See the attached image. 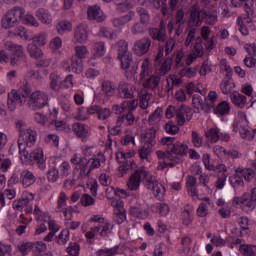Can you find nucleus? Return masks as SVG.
Masks as SVG:
<instances>
[{
    "instance_id": "59",
    "label": "nucleus",
    "mask_w": 256,
    "mask_h": 256,
    "mask_svg": "<svg viewBox=\"0 0 256 256\" xmlns=\"http://www.w3.org/2000/svg\"><path fill=\"white\" fill-rule=\"evenodd\" d=\"M69 235V229L62 230L59 236L56 237V242L58 243V245H65V243L69 241Z\"/></svg>"
},
{
    "instance_id": "2",
    "label": "nucleus",
    "mask_w": 256,
    "mask_h": 256,
    "mask_svg": "<svg viewBox=\"0 0 256 256\" xmlns=\"http://www.w3.org/2000/svg\"><path fill=\"white\" fill-rule=\"evenodd\" d=\"M22 93L12 90L8 93L7 105L9 111H15L17 105L27 104L28 109L31 111H39L49 105V95L43 91L31 90V84L24 82L21 86Z\"/></svg>"
},
{
    "instance_id": "21",
    "label": "nucleus",
    "mask_w": 256,
    "mask_h": 256,
    "mask_svg": "<svg viewBox=\"0 0 256 256\" xmlns=\"http://www.w3.org/2000/svg\"><path fill=\"white\" fill-rule=\"evenodd\" d=\"M150 37L154 39V41H165L167 37V33L165 30V24L163 21L160 22L159 28H152L149 31Z\"/></svg>"
},
{
    "instance_id": "37",
    "label": "nucleus",
    "mask_w": 256,
    "mask_h": 256,
    "mask_svg": "<svg viewBox=\"0 0 256 256\" xmlns=\"http://www.w3.org/2000/svg\"><path fill=\"white\" fill-rule=\"evenodd\" d=\"M161 81L160 76L152 75L144 82L145 89H151V91H155L157 87H159V83Z\"/></svg>"
},
{
    "instance_id": "33",
    "label": "nucleus",
    "mask_w": 256,
    "mask_h": 256,
    "mask_svg": "<svg viewBox=\"0 0 256 256\" xmlns=\"http://www.w3.org/2000/svg\"><path fill=\"white\" fill-rule=\"evenodd\" d=\"M151 211L159 213L161 217H167L169 215V205L166 203H155L151 206Z\"/></svg>"
},
{
    "instance_id": "40",
    "label": "nucleus",
    "mask_w": 256,
    "mask_h": 256,
    "mask_svg": "<svg viewBox=\"0 0 256 256\" xmlns=\"http://www.w3.org/2000/svg\"><path fill=\"white\" fill-rule=\"evenodd\" d=\"M212 111H214L215 115H227L229 111H231V107L229 106V103L227 101H222L220 104L217 105V107L212 108Z\"/></svg>"
},
{
    "instance_id": "25",
    "label": "nucleus",
    "mask_w": 256,
    "mask_h": 256,
    "mask_svg": "<svg viewBox=\"0 0 256 256\" xmlns=\"http://www.w3.org/2000/svg\"><path fill=\"white\" fill-rule=\"evenodd\" d=\"M142 139H144L145 144L148 147H153L157 141L155 140L157 137V130L153 128L146 129L145 133L141 135Z\"/></svg>"
},
{
    "instance_id": "39",
    "label": "nucleus",
    "mask_w": 256,
    "mask_h": 256,
    "mask_svg": "<svg viewBox=\"0 0 256 256\" xmlns=\"http://www.w3.org/2000/svg\"><path fill=\"white\" fill-rule=\"evenodd\" d=\"M202 42L203 39H201V37L196 38V44L194 45L193 54L190 55L192 59H197V57H203L205 52L203 51V46L201 45Z\"/></svg>"
},
{
    "instance_id": "42",
    "label": "nucleus",
    "mask_w": 256,
    "mask_h": 256,
    "mask_svg": "<svg viewBox=\"0 0 256 256\" xmlns=\"http://www.w3.org/2000/svg\"><path fill=\"white\" fill-rule=\"evenodd\" d=\"M72 27L71 22L63 20L56 25V30L59 35H65L71 31Z\"/></svg>"
},
{
    "instance_id": "50",
    "label": "nucleus",
    "mask_w": 256,
    "mask_h": 256,
    "mask_svg": "<svg viewBox=\"0 0 256 256\" xmlns=\"http://www.w3.org/2000/svg\"><path fill=\"white\" fill-rule=\"evenodd\" d=\"M190 21L192 22V25L199 27V25H201V10L194 8L190 13Z\"/></svg>"
},
{
    "instance_id": "35",
    "label": "nucleus",
    "mask_w": 256,
    "mask_h": 256,
    "mask_svg": "<svg viewBox=\"0 0 256 256\" xmlns=\"http://www.w3.org/2000/svg\"><path fill=\"white\" fill-rule=\"evenodd\" d=\"M181 219L183 225L189 227L193 223V209L189 206H186L184 211L181 213Z\"/></svg>"
},
{
    "instance_id": "4",
    "label": "nucleus",
    "mask_w": 256,
    "mask_h": 256,
    "mask_svg": "<svg viewBox=\"0 0 256 256\" xmlns=\"http://www.w3.org/2000/svg\"><path fill=\"white\" fill-rule=\"evenodd\" d=\"M187 151H189V147L181 142H176L172 148H166V151H157L158 159H163L166 167H175V165H179V163H183V157L187 155Z\"/></svg>"
},
{
    "instance_id": "16",
    "label": "nucleus",
    "mask_w": 256,
    "mask_h": 256,
    "mask_svg": "<svg viewBox=\"0 0 256 256\" xmlns=\"http://www.w3.org/2000/svg\"><path fill=\"white\" fill-rule=\"evenodd\" d=\"M241 175H245V170L238 167L235 170V173L229 177V183L233 189H237V187H244L245 182L243 181V176Z\"/></svg>"
},
{
    "instance_id": "20",
    "label": "nucleus",
    "mask_w": 256,
    "mask_h": 256,
    "mask_svg": "<svg viewBox=\"0 0 256 256\" xmlns=\"http://www.w3.org/2000/svg\"><path fill=\"white\" fill-rule=\"evenodd\" d=\"M89 37V31L87 26L80 24L74 31V41L75 43H85Z\"/></svg>"
},
{
    "instance_id": "12",
    "label": "nucleus",
    "mask_w": 256,
    "mask_h": 256,
    "mask_svg": "<svg viewBox=\"0 0 256 256\" xmlns=\"http://www.w3.org/2000/svg\"><path fill=\"white\" fill-rule=\"evenodd\" d=\"M117 91L121 99H133L135 95V88L133 87V85L125 81L119 83Z\"/></svg>"
},
{
    "instance_id": "43",
    "label": "nucleus",
    "mask_w": 256,
    "mask_h": 256,
    "mask_svg": "<svg viewBox=\"0 0 256 256\" xmlns=\"http://www.w3.org/2000/svg\"><path fill=\"white\" fill-rule=\"evenodd\" d=\"M27 51L30 57H33L34 59H41V57H43V51L35 44H29L27 46Z\"/></svg>"
},
{
    "instance_id": "24",
    "label": "nucleus",
    "mask_w": 256,
    "mask_h": 256,
    "mask_svg": "<svg viewBox=\"0 0 256 256\" xmlns=\"http://www.w3.org/2000/svg\"><path fill=\"white\" fill-rule=\"evenodd\" d=\"M186 187L188 194L192 196V199H199V191L197 190V178L194 176H188L186 180Z\"/></svg>"
},
{
    "instance_id": "63",
    "label": "nucleus",
    "mask_w": 256,
    "mask_h": 256,
    "mask_svg": "<svg viewBox=\"0 0 256 256\" xmlns=\"http://www.w3.org/2000/svg\"><path fill=\"white\" fill-rule=\"evenodd\" d=\"M94 51H95V55L97 57H103V55H105L106 50H105V43L104 42H96L94 44Z\"/></svg>"
},
{
    "instance_id": "54",
    "label": "nucleus",
    "mask_w": 256,
    "mask_h": 256,
    "mask_svg": "<svg viewBox=\"0 0 256 256\" xmlns=\"http://www.w3.org/2000/svg\"><path fill=\"white\" fill-rule=\"evenodd\" d=\"M60 174L59 170H57V165L52 166L47 172L48 181L55 183L59 179Z\"/></svg>"
},
{
    "instance_id": "49",
    "label": "nucleus",
    "mask_w": 256,
    "mask_h": 256,
    "mask_svg": "<svg viewBox=\"0 0 256 256\" xmlns=\"http://www.w3.org/2000/svg\"><path fill=\"white\" fill-rule=\"evenodd\" d=\"M118 47V58L125 55H129V43L125 40H120L117 42Z\"/></svg>"
},
{
    "instance_id": "7",
    "label": "nucleus",
    "mask_w": 256,
    "mask_h": 256,
    "mask_svg": "<svg viewBox=\"0 0 256 256\" xmlns=\"http://www.w3.org/2000/svg\"><path fill=\"white\" fill-rule=\"evenodd\" d=\"M235 205H242L243 211L249 213L256 207V188L251 190V193H244L241 197H234Z\"/></svg>"
},
{
    "instance_id": "53",
    "label": "nucleus",
    "mask_w": 256,
    "mask_h": 256,
    "mask_svg": "<svg viewBox=\"0 0 256 256\" xmlns=\"http://www.w3.org/2000/svg\"><path fill=\"white\" fill-rule=\"evenodd\" d=\"M151 75V67H149V59H145L141 64L140 79L143 80L145 77Z\"/></svg>"
},
{
    "instance_id": "22",
    "label": "nucleus",
    "mask_w": 256,
    "mask_h": 256,
    "mask_svg": "<svg viewBox=\"0 0 256 256\" xmlns=\"http://www.w3.org/2000/svg\"><path fill=\"white\" fill-rule=\"evenodd\" d=\"M35 181H37V178H35L33 172L27 169H24L20 172V182L22 183L23 187H31Z\"/></svg>"
},
{
    "instance_id": "27",
    "label": "nucleus",
    "mask_w": 256,
    "mask_h": 256,
    "mask_svg": "<svg viewBox=\"0 0 256 256\" xmlns=\"http://www.w3.org/2000/svg\"><path fill=\"white\" fill-rule=\"evenodd\" d=\"M37 19L41 21L44 25H51L53 21V17L51 16V13H49V10H45V8H39L35 13Z\"/></svg>"
},
{
    "instance_id": "10",
    "label": "nucleus",
    "mask_w": 256,
    "mask_h": 256,
    "mask_svg": "<svg viewBox=\"0 0 256 256\" xmlns=\"http://www.w3.org/2000/svg\"><path fill=\"white\" fill-rule=\"evenodd\" d=\"M149 49H151V39L149 38L144 37L134 42L133 51L138 57H143V55L149 53Z\"/></svg>"
},
{
    "instance_id": "46",
    "label": "nucleus",
    "mask_w": 256,
    "mask_h": 256,
    "mask_svg": "<svg viewBox=\"0 0 256 256\" xmlns=\"http://www.w3.org/2000/svg\"><path fill=\"white\" fill-rule=\"evenodd\" d=\"M68 69H71L73 73H82L83 72V60L81 58L73 57L71 67H68Z\"/></svg>"
},
{
    "instance_id": "19",
    "label": "nucleus",
    "mask_w": 256,
    "mask_h": 256,
    "mask_svg": "<svg viewBox=\"0 0 256 256\" xmlns=\"http://www.w3.org/2000/svg\"><path fill=\"white\" fill-rule=\"evenodd\" d=\"M156 67V71H158L159 77H164L167 75L169 71H171V67L173 65V59L171 57H167L166 59L162 60L160 64H154Z\"/></svg>"
},
{
    "instance_id": "45",
    "label": "nucleus",
    "mask_w": 256,
    "mask_h": 256,
    "mask_svg": "<svg viewBox=\"0 0 256 256\" xmlns=\"http://www.w3.org/2000/svg\"><path fill=\"white\" fill-rule=\"evenodd\" d=\"M97 256H115L119 255V246H114L112 248L99 249L96 252Z\"/></svg>"
},
{
    "instance_id": "30",
    "label": "nucleus",
    "mask_w": 256,
    "mask_h": 256,
    "mask_svg": "<svg viewBox=\"0 0 256 256\" xmlns=\"http://www.w3.org/2000/svg\"><path fill=\"white\" fill-rule=\"evenodd\" d=\"M49 81V87L52 89V91H59V89L63 87V80H61V76L55 72L50 74Z\"/></svg>"
},
{
    "instance_id": "51",
    "label": "nucleus",
    "mask_w": 256,
    "mask_h": 256,
    "mask_svg": "<svg viewBox=\"0 0 256 256\" xmlns=\"http://www.w3.org/2000/svg\"><path fill=\"white\" fill-rule=\"evenodd\" d=\"M205 137H207L211 143H217L218 139H220L219 129L210 128L205 132Z\"/></svg>"
},
{
    "instance_id": "55",
    "label": "nucleus",
    "mask_w": 256,
    "mask_h": 256,
    "mask_svg": "<svg viewBox=\"0 0 256 256\" xmlns=\"http://www.w3.org/2000/svg\"><path fill=\"white\" fill-rule=\"evenodd\" d=\"M206 104L210 105L208 106L209 111H213L215 107V103H217V92L210 91L208 96L205 98Z\"/></svg>"
},
{
    "instance_id": "17",
    "label": "nucleus",
    "mask_w": 256,
    "mask_h": 256,
    "mask_svg": "<svg viewBox=\"0 0 256 256\" xmlns=\"http://www.w3.org/2000/svg\"><path fill=\"white\" fill-rule=\"evenodd\" d=\"M87 15H88V19L97 21L98 23L105 21V15H103V11L101 10V7L97 5L88 7Z\"/></svg>"
},
{
    "instance_id": "62",
    "label": "nucleus",
    "mask_w": 256,
    "mask_h": 256,
    "mask_svg": "<svg viewBox=\"0 0 256 256\" xmlns=\"http://www.w3.org/2000/svg\"><path fill=\"white\" fill-rule=\"evenodd\" d=\"M164 129L168 135H177V133H179V126H177V124L173 123L172 121H169L165 125Z\"/></svg>"
},
{
    "instance_id": "5",
    "label": "nucleus",
    "mask_w": 256,
    "mask_h": 256,
    "mask_svg": "<svg viewBox=\"0 0 256 256\" xmlns=\"http://www.w3.org/2000/svg\"><path fill=\"white\" fill-rule=\"evenodd\" d=\"M25 16V8L16 6L6 12L3 16L1 23L4 29H11V27H15L18 21H23V17Z\"/></svg>"
},
{
    "instance_id": "34",
    "label": "nucleus",
    "mask_w": 256,
    "mask_h": 256,
    "mask_svg": "<svg viewBox=\"0 0 256 256\" xmlns=\"http://www.w3.org/2000/svg\"><path fill=\"white\" fill-rule=\"evenodd\" d=\"M230 99L232 103L236 105V107H240L241 109H243V107H245L247 97L243 94H239V92H233L230 95Z\"/></svg>"
},
{
    "instance_id": "56",
    "label": "nucleus",
    "mask_w": 256,
    "mask_h": 256,
    "mask_svg": "<svg viewBox=\"0 0 256 256\" xmlns=\"http://www.w3.org/2000/svg\"><path fill=\"white\" fill-rule=\"evenodd\" d=\"M174 57V65L176 69H181V66L183 65V57H185V53H183V50H177L173 53Z\"/></svg>"
},
{
    "instance_id": "14",
    "label": "nucleus",
    "mask_w": 256,
    "mask_h": 256,
    "mask_svg": "<svg viewBox=\"0 0 256 256\" xmlns=\"http://www.w3.org/2000/svg\"><path fill=\"white\" fill-rule=\"evenodd\" d=\"M231 4L234 7H244L248 17H253V13H255V0H231Z\"/></svg>"
},
{
    "instance_id": "18",
    "label": "nucleus",
    "mask_w": 256,
    "mask_h": 256,
    "mask_svg": "<svg viewBox=\"0 0 256 256\" xmlns=\"http://www.w3.org/2000/svg\"><path fill=\"white\" fill-rule=\"evenodd\" d=\"M10 63L12 65V67L27 66V57L25 56V53L23 52V48H21L17 52H14V55H12L10 58Z\"/></svg>"
},
{
    "instance_id": "3",
    "label": "nucleus",
    "mask_w": 256,
    "mask_h": 256,
    "mask_svg": "<svg viewBox=\"0 0 256 256\" xmlns=\"http://www.w3.org/2000/svg\"><path fill=\"white\" fill-rule=\"evenodd\" d=\"M145 179L146 189L152 191L158 201H163L166 193L165 186L159 183L153 176H150L149 172L145 171V167H140L131 174L127 182L128 189L130 191H137L141 187V181H145Z\"/></svg>"
},
{
    "instance_id": "58",
    "label": "nucleus",
    "mask_w": 256,
    "mask_h": 256,
    "mask_svg": "<svg viewBox=\"0 0 256 256\" xmlns=\"http://www.w3.org/2000/svg\"><path fill=\"white\" fill-rule=\"evenodd\" d=\"M75 55L74 57H77V59H85L87 55H89V50L86 48V46H76L75 48Z\"/></svg>"
},
{
    "instance_id": "23",
    "label": "nucleus",
    "mask_w": 256,
    "mask_h": 256,
    "mask_svg": "<svg viewBox=\"0 0 256 256\" xmlns=\"http://www.w3.org/2000/svg\"><path fill=\"white\" fill-rule=\"evenodd\" d=\"M192 104L195 107V109H198V111L210 113L209 107H211V104H207V100H203V98L199 94L193 96Z\"/></svg>"
},
{
    "instance_id": "57",
    "label": "nucleus",
    "mask_w": 256,
    "mask_h": 256,
    "mask_svg": "<svg viewBox=\"0 0 256 256\" xmlns=\"http://www.w3.org/2000/svg\"><path fill=\"white\" fill-rule=\"evenodd\" d=\"M18 249L20 253H22L23 255H27L28 253H31L33 249H35V243L25 242V243L19 244Z\"/></svg>"
},
{
    "instance_id": "29",
    "label": "nucleus",
    "mask_w": 256,
    "mask_h": 256,
    "mask_svg": "<svg viewBox=\"0 0 256 256\" xmlns=\"http://www.w3.org/2000/svg\"><path fill=\"white\" fill-rule=\"evenodd\" d=\"M220 89L224 95H229V93L235 89V82L233 81V78L224 77L220 83Z\"/></svg>"
},
{
    "instance_id": "28",
    "label": "nucleus",
    "mask_w": 256,
    "mask_h": 256,
    "mask_svg": "<svg viewBox=\"0 0 256 256\" xmlns=\"http://www.w3.org/2000/svg\"><path fill=\"white\" fill-rule=\"evenodd\" d=\"M130 215H133V217H137L138 219H145L149 214L145 209V205L136 204L130 207Z\"/></svg>"
},
{
    "instance_id": "6",
    "label": "nucleus",
    "mask_w": 256,
    "mask_h": 256,
    "mask_svg": "<svg viewBox=\"0 0 256 256\" xmlns=\"http://www.w3.org/2000/svg\"><path fill=\"white\" fill-rule=\"evenodd\" d=\"M118 59L126 79H133L137 75V69H139L137 62L133 60V54H125L124 56L118 57Z\"/></svg>"
},
{
    "instance_id": "48",
    "label": "nucleus",
    "mask_w": 256,
    "mask_h": 256,
    "mask_svg": "<svg viewBox=\"0 0 256 256\" xmlns=\"http://www.w3.org/2000/svg\"><path fill=\"white\" fill-rule=\"evenodd\" d=\"M240 252L242 253L243 256H256V246L248 245V244H241Z\"/></svg>"
},
{
    "instance_id": "41",
    "label": "nucleus",
    "mask_w": 256,
    "mask_h": 256,
    "mask_svg": "<svg viewBox=\"0 0 256 256\" xmlns=\"http://www.w3.org/2000/svg\"><path fill=\"white\" fill-rule=\"evenodd\" d=\"M102 91L106 97H113L115 95V86L109 80L102 82Z\"/></svg>"
},
{
    "instance_id": "36",
    "label": "nucleus",
    "mask_w": 256,
    "mask_h": 256,
    "mask_svg": "<svg viewBox=\"0 0 256 256\" xmlns=\"http://www.w3.org/2000/svg\"><path fill=\"white\" fill-rule=\"evenodd\" d=\"M139 99V107H141V109H147V107H149V101L151 100V93L146 89H142L139 93Z\"/></svg>"
},
{
    "instance_id": "64",
    "label": "nucleus",
    "mask_w": 256,
    "mask_h": 256,
    "mask_svg": "<svg viewBox=\"0 0 256 256\" xmlns=\"http://www.w3.org/2000/svg\"><path fill=\"white\" fill-rule=\"evenodd\" d=\"M213 153L220 159H227V150L223 146L216 145L213 147Z\"/></svg>"
},
{
    "instance_id": "15",
    "label": "nucleus",
    "mask_w": 256,
    "mask_h": 256,
    "mask_svg": "<svg viewBox=\"0 0 256 256\" xmlns=\"http://www.w3.org/2000/svg\"><path fill=\"white\" fill-rule=\"evenodd\" d=\"M201 20L204 21L206 25H216L219 21L217 10L202 9L200 10Z\"/></svg>"
},
{
    "instance_id": "1",
    "label": "nucleus",
    "mask_w": 256,
    "mask_h": 256,
    "mask_svg": "<svg viewBox=\"0 0 256 256\" xmlns=\"http://www.w3.org/2000/svg\"><path fill=\"white\" fill-rule=\"evenodd\" d=\"M16 130L19 133L18 148L22 163L26 165L32 163L40 171H45L47 169V160L43 155V149L38 148L32 152L29 150V148L35 145V141H37V132L31 128H27V124L23 120L16 122Z\"/></svg>"
},
{
    "instance_id": "32",
    "label": "nucleus",
    "mask_w": 256,
    "mask_h": 256,
    "mask_svg": "<svg viewBox=\"0 0 256 256\" xmlns=\"http://www.w3.org/2000/svg\"><path fill=\"white\" fill-rule=\"evenodd\" d=\"M30 41H32V45L43 47L44 45H47V33L41 32L35 35H30Z\"/></svg>"
},
{
    "instance_id": "38",
    "label": "nucleus",
    "mask_w": 256,
    "mask_h": 256,
    "mask_svg": "<svg viewBox=\"0 0 256 256\" xmlns=\"http://www.w3.org/2000/svg\"><path fill=\"white\" fill-rule=\"evenodd\" d=\"M54 163L60 177H68V175L71 173V166L69 165V162L64 161L61 164H57L56 162Z\"/></svg>"
},
{
    "instance_id": "31",
    "label": "nucleus",
    "mask_w": 256,
    "mask_h": 256,
    "mask_svg": "<svg viewBox=\"0 0 256 256\" xmlns=\"http://www.w3.org/2000/svg\"><path fill=\"white\" fill-rule=\"evenodd\" d=\"M9 35L10 37H20V39H24V41H31V34L25 31V28L22 26L10 30Z\"/></svg>"
},
{
    "instance_id": "26",
    "label": "nucleus",
    "mask_w": 256,
    "mask_h": 256,
    "mask_svg": "<svg viewBox=\"0 0 256 256\" xmlns=\"http://www.w3.org/2000/svg\"><path fill=\"white\" fill-rule=\"evenodd\" d=\"M127 219V213L125 212V208H123V204L121 202L116 203V208L114 210V220L118 225H121Z\"/></svg>"
},
{
    "instance_id": "60",
    "label": "nucleus",
    "mask_w": 256,
    "mask_h": 256,
    "mask_svg": "<svg viewBox=\"0 0 256 256\" xmlns=\"http://www.w3.org/2000/svg\"><path fill=\"white\" fill-rule=\"evenodd\" d=\"M111 109L103 108L100 106V110L98 111L97 118L99 121H107L109 117H111Z\"/></svg>"
},
{
    "instance_id": "8",
    "label": "nucleus",
    "mask_w": 256,
    "mask_h": 256,
    "mask_svg": "<svg viewBox=\"0 0 256 256\" xmlns=\"http://www.w3.org/2000/svg\"><path fill=\"white\" fill-rule=\"evenodd\" d=\"M70 161L73 165H76V167H78V169L80 170V177H89L92 170L89 165V160L87 158H81L79 157V155L75 154Z\"/></svg>"
},
{
    "instance_id": "44",
    "label": "nucleus",
    "mask_w": 256,
    "mask_h": 256,
    "mask_svg": "<svg viewBox=\"0 0 256 256\" xmlns=\"http://www.w3.org/2000/svg\"><path fill=\"white\" fill-rule=\"evenodd\" d=\"M147 25L144 24L143 22L139 21V22H135L131 28L130 31L132 33V35H143V33L145 31H147Z\"/></svg>"
},
{
    "instance_id": "52",
    "label": "nucleus",
    "mask_w": 256,
    "mask_h": 256,
    "mask_svg": "<svg viewBox=\"0 0 256 256\" xmlns=\"http://www.w3.org/2000/svg\"><path fill=\"white\" fill-rule=\"evenodd\" d=\"M100 237H108L109 233H111L112 229H113V225H111V223H109V221H103L100 225Z\"/></svg>"
},
{
    "instance_id": "47",
    "label": "nucleus",
    "mask_w": 256,
    "mask_h": 256,
    "mask_svg": "<svg viewBox=\"0 0 256 256\" xmlns=\"http://www.w3.org/2000/svg\"><path fill=\"white\" fill-rule=\"evenodd\" d=\"M136 13H138L140 17V22L144 23V25H149V21L151 19V16L149 15V11L143 7H138L136 9Z\"/></svg>"
},
{
    "instance_id": "11",
    "label": "nucleus",
    "mask_w": 256,
    "mask_h": 256,
    "mask_svg": "<svg viewBox=\"0 0 256 256\" xmlns=\"http://www.w3.org/2000/svg\"><path fill=\"white\" fill-rule=\"evenodd\" d=\"M133 19H135V11L129 10L125 15L114 17L111 23L115 29H123V27L131 23Z\"/></svg>"
},
{
    "instance_id": "61",
    "label": "nucleus",
    "mask_w": 256,
    "mask_h": 256,
    "mask_svg": "<svg viewBox=\"0 0 256 256\" xmlns=\"http://www.w3.org/2000/svg\"><path fill=\"white\" fill-rule=\"evenodd\" d=\"M135 165V163H133V161L131 160H126L125 163L121 166H119L118 171L121 175V177H123V175H126V173L130 170L133 169V166Z\"/></svg>"
},
{
    "instance_id": "9",
    "label": "nucleus",
    "mask_w": 256,
    "mask_h": 256,
    "mask_svg": "<svg viewBox=\"0 0 256 256\" xmlns=\"http://www.w3.org/2000/svg\"><path fill=\"white\" fill-rule=\"evenodd\" d=\"M193 117V112L191 111V108L181 105L178 108H176V121L178 125L183 126L185 125L186 121H191Z\"/></svg>"
},
{
    "instance_id": "13",
    "label": "nucleus",
    "mask_w": 256,
    "mask_h": 256,
    "mask_svg": "<svg viewBox=\"0 0 256 256\" xmlns=\"http://www.w3.org/2000/svg\"><path fill=\"white\" fill-rule=\"evenodd\" d=\"M72 131L75 133L78 139H81L82 141H85V139H88V137L91 135V127L83 123L73 124Z\"/></svg>"
}]
</instances>
